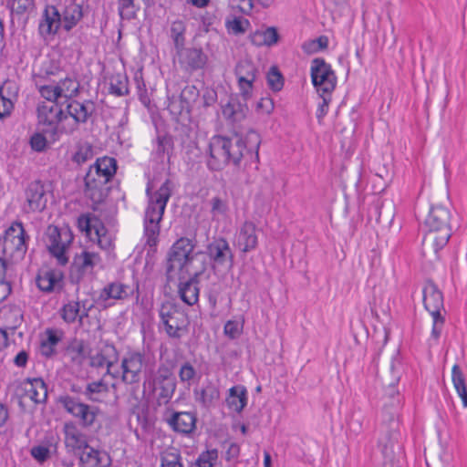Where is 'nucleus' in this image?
Listing matches in <instances>:
<instances>
[{"label":"nucleus","instance_id":"nucleus-20","mask_svg":"<svg viewBox=\"0 0 467 467\" xmlns=\"http://www.w3.org/2000/svg\"><path fill=\"white\" fill-rule=\"evenodd\" d=\"M36 285L45 293H60L64 287V274L58 268L42 269L36 275Z\"/></svg>","mask_w":467,"mask_h":467},{"label":"nucleus","instance_id":"nucleus-54","mask_svg":"<svg viewBox=\"0 0 467 467\" xmlns=\"http://www.w3.org/2000/svg\"><path fill=\"white\" fill-rule=\"evenodd\" d=\"M267 85L275 92L280 91L284 87V78L276 67H272L266 75Z\"/></svg>","mask_w":467,"mask_h":467},{"label":"nucleus","instance_id":"nucleus-44","mask_svg":"<svg viewBox=\"0 0 467 467\" xmlns=\"http://www.w3.org/2000/svg\"><path fill=\"white\" fill-rule=\"evenodd\" d=\"M210 213L213 220L225 218L229 212V202L226 197L213 196L209 201Z\"/></svg>","mask_w":467,"mask_h":467},{"label":"nucleus","instance_id":"nucleus-40","mask_svg":"<svg viewBox=\"0 0 467 467\" xmlns=\"http://www.w3.org/2000/svg\"><path fill=\"white\" fill-rule=\"evenodd\" d=\"M47 337L40 343L39 353L47 358H53L57 354V346L61 337L53 329H47Z\"/></svg>","mask_w":467,"mask_h":467},{"label":"nucleus","instance_id":"nucleus-50","mask_svg":"<svg viewBox=\"0 0 467 467\" xmlns=\"http://www.w3.org/2000/svg\"><path fill=\"white\" fill-rule=\"evenodd\" d=\"M200 96L199 88L194 85H187L181 92L180 99L182 105V109H189L192 105L197 100Z\"/></svg>","mask_w":467,"mask_h":467},{"label":"nucleus","instance_id":"nucleus-57","mask_svg":"<svg viewBox=\"0 0 467 467\" xmlns=\"http://www.w3.org/2000/svg\"><path fill=\"white\" fill-rule=\"evenodd\" d=\"M14 101L4 94L3 88H0V119L4 120L10 117L14 110Z\"/></svg>","mask_w":467,"mask_h":467},{"label":"nucleus","instance_id":"nucleus-32","mask_svg":"<svg viewBox=\"0 0 467 467\" xmlns=\"http://www.w3.org/2000/svg\"><path fill=\"white\" fill-rule=\"evenodd\" d=\"M225 403L230 410L240 414L248 403L246 388L241 384L230 388L225 398Z\"/></svg>","mask_w":467,"mask_h":467},{"label":"nucleus","instance_id":"nucleus-7","mask_svg":"<svg viewBox=\"0 0 467 467\" xmlns=\"http://www.w3.org/2000/svg\"><path fill=\"white\" fill-rule=\"evenodd\" d=\"M195 244L192 239L182 237L171 247L168 253L166 275L168 279H172L176 274L189 272V265L194 258Z\"/></svg>","mask_w":467,"mask_h":467},{"label":"nucleus","instance_id":"nucleus-38","mask_svg":"<svg viewBox=\"0 0 467 467\" xmlns=\"http://www.w3.org/2000/svg\"><path fill=\"white\" fill-rule=\"evenodd\" d=\"M91 166L107 183L112 180L118 169L117 161L114 158L108 156L99 158Z\"/></svg>","mask_w":467,"mask_h":467},{"label":"nucleus","instance_id":"nucleus-47","mask_svg":"<svg viewBox=\"0 0 467 467\" xmlns=\"http://www.w3.org/2000/svg\"><path fill=\"white\" fill-rule=\"evenodd\" d=\"M234 73L237 79L255 81L258 70L252 62L244 60L236 65Z\"/></svg>","mask_w":467,"mask_h":467},{"label":"nucleus","instance_id":"nucleus-10","mask_svg":"<svg viewBox=\"0 0 467 467\" xmlns=\"http://www.w3.org/2000/svg\"><path fill=\"white\" fill-rule=\"evenodd\" d=\"M30 236L21 222L16 221L5 231L3 252L12 257L23 258L28 249Z\"/></svg>","mask_w":467,"mask_h":467},{"label":"nucleus","instance_id":"nucleus-48","mask_svg":"<svg viewBox=\"0 0 467 467\" xmlns=\"http://www.w3.org/2000/svg\"><path fill=\"white\" fill-rule=\"evenodd\" d=\"M161 467H183L180 451L171 447L161 454Z\"/></svg>","mask_w":467,"mask_h":467},{"label":"nucleus","instance_id":"nucleus-34","mask_svg":"<svg viewBox=\"0 0 467 467\" xmlns=\"http://www.w3.org/2000/svg\"><path fill=\"white\" fill-rule=\"evenodd\" d=\"M89 354V346L83 339L77 337L71 339L66 348V355L73 364L78 366H81Z\"/></svg>","mask_w":467,"mask_h":467},{"label":"nucleus","instance_id":"nucleus-24","mask_svg":"<svg viewBox=\"0 0 467 467\" xmlns=\"http://www.w3.org/2000/svg\"><path fill=\"white\" fill-rule=\"evenodd\" d=\"M90 308L91 306H86L85 301L69 300L61 306L58 313L65 323L71 325L78 322L82 325L84 318L88 316Z\"/></svg>","mask_w":467,"mask_h":467},{"label":"nucleus","instance_id":"nucleus-18","mask_svg":"<svg viewBox=\"0 0 467 467\" xmlns=\"http://www.w3.org/2000/svg\"><path fill=\"white\" fill-rule=\"evenodd\" d=\"M25 197L24 210L26 213L42 212L47 206V192L44 183L39 180L33 181L27 185Z\"/></svg>","mask_w":467,"mask_h":467},{"label":"nucleus","instance_id":"nucleus-62","mask_svg":"<svg viewBox=\"0 0 467 467\" xmlns=\"http://www.w3.org/2000/svg\"><path fill=\"white\" fill-rule=\"evenodd\" d=\"M322 98V101L318 105L317 110V118L320 121L328 112L329 103L331 101V94L318 93Z\"/></svg>","mask_w":467,"mask_h":467},{"label":"nucleus","instance_id":"nucleus-31","mask_svg":"<svg viewBox=\"0 0 467 467\" xmlns=\"http://www.w3.org/2000/svg\"><path fill=\"white\" fill-rule=\"evenodd\" d=\"M65 444L72 451H85L89 448L86 435L79 430L75 422L68 421L64 424Z\"/></svg>","mask_w":467,"mask_h":467},{"label":"nucleus","instance_id":"nucleus-36","mask_svg":"<svg viewBox=\"0 0 467 467\" xmlns=\"http://www.w3.org/2000/svg\"><path fill=\"white\" fill-rule=\"evenodd\" d=\"M251 43L256 47H271L277 43L279 35L275 27H267L265 30H256L249 36Z\"/></svg>","mask_w":467,"mask_h":467},{"label":"nucleus","instance_id":"nucleus-26","mask_svg":"<svg viewBox=\"0 0 467 467\" xmlns=\"http://www.w3.org/2000/svg\"><path fill=\"white\" fill-rule=\"evenodd\" d=\"M179 62L186 70L194 71L202 68L207 63V56L201 48L184 47L176 50Z\"/></svg>","mask_w":467,"mask_h":467},{"label":"nucleus","instance_id":"nucleus-63","mask_svg":"<svg viewBox=\"0 0 467 467\" xmlns=\"http://www.w3.org/2000/svg\"><path fill=\"white\" fill-rule=\"evenodd\" d=\"M31 148L36 151H43L47 147V139L40 133L34 134L30 139Z\"/></svg>","mask_w":467,"mask_h":467},{"label":"nucleus","instance_id":"nucleus-51","mask_svg":"<svg viewBox=\"0 0 467 467\" xmlns=\"http://www.w3.org/2000/svg\"><path fill=\"white\" fill-rule=\"evenodd\" d=\"M218 460V451L215 449L202 451L192 463L191 467H213Z\"/></svg>","mask_w":467,"mask_h":467},{"label":"nucleus","instance_id":"nucleus-9","mask_svg":"<svg viewBox=\"0 0 467 467\" xmlns=\"http://www.w3.org/2000/svg\"><path fill=\"white\" fill-rule=\"evenodd\" d=\"M146 365V356L140 351L127 352L116 367L113 378L125 385H138L141 379L143 368Z\"/></svg>","mask_w":467,"mask_h":467},{"label":"nucleus","instance_id":"nucleus-33","mask_svg":"<svg viewBox=\"0 0 467 467\" xmlns=\"http://www.w3.org/2000/svg\"><path fill=\"white\" fill-rule=\"evenodd\" d=\"M23 323L22 310L17 306H5L0 310V330L13 333Z\"/></svg>","mask_w":467,"mask_h":467},{"label":"nucleus","instance_id":"nucleus-55","mask_svg":"<svg viewBox=\"0 0 467 467\" xmlns=\"http://www.w3.org/2000/svg\"><path fill=\"white\" fill-rule=\"evenodd\" d=\"M93 157L92 147L88 143L81 144L72 157V161L80 165L87 162Z\"/></svg>","mask_w":467,"mask_h":467},{"label":"nucleus","instance_id":"nucleus-15","mask_svg":"<svg viewBox=\"0 0 467 467\" xmlns=\"http://www.w3.org/2000/svg\"><path fill=\"white\" fill-rule=\"evenodd\" d=\"M159 316L168 336L173 338L181 337L180 331L184 327L185 317L177 306L171 302H165L161 306Z\"/></svg>","mask_w":467,"mask_h":467},{"label":"nucleus","instance_id":"nucleus-17","mask_svg":"<svg viewBox=\"0 0 467 467\" xmlns=\"http://www.w3.org/2000/svg\"><path fill=\"white\" fill-rule=\"evenodd\" d=\"M206 254L214 266L228 265L231 268L234 265V253L223 237L213 238L206 247Z\"/></svg>","mask_w":467,"mask_h":467},{"label":"nucleus","instance_id":"nucleus-35","mask_svg":"<svg viewBox=\"0 0 467 467\" xmlns=\"http://www.w3.org/2000/svg\"><path fill=\"white\" fill-rule=\"evenodd\" d=\"M195 400L204 408L213 407L220 399V389L213 382H208L200 390L194 391Z\"/></svg>","mask_w":467,"mask_h":467},{"label":"nucleus","instance_id":"nucleus-13","mask_svg":"<svg viewBox=\"0 0 467 467\" xmlns=\"http://www.w3.org/2000/svg\"><path fill=\"white\" fill-rule=\"evenodd\" d=\"M38 124L43 126V131L57 132L59 123L67 118L58 102L38 104L37 109Z\"/></svg>","mask_w":467,"mask_h":467},{"label":"nucleus","instance_id":"nucleus-43","mask_svg":"<svg viewBox=\"0 0 467 467\" xmlns=\"http://www.w3.org/2000/svg\"><path fill=\"white\" fill-rule=\"evenodd\" d=\"M57 86L60 97L67 99V101L79 94L80 84L75 78L67 77L57 82Z\"/></svg>","mask_w":467,"mask_h":467},{"label":"nucleus","instance_id":"nucleus-61","mask_svg":"<svg viewBox=\"0 0 467 467\" xmlns=\"http://www.w3.org/2000/svg\"><path fill=\"white\" fill-rule=\"evenodd\" d=\"M237 107L240 108V105L234 102H228L223 109V117L232 121L240 120L244 114L243 112L237 110Z\"/></svg>","mask_w":467,"mask_h":467},{"label":"nucleus","instance_id":"nucleus-53","mask_svg":"<svg viewBox=\"0 0 467 467\" xmlns=\"http://www.w3.org/2000/svg\"><path fill=\"white\" fill-rule=\"evenodd\" d=\"M244 319L241 317L239 320H228L223 327L224 335L230 339H236L243 333Z\"/></svg>","mask_w":467,"mask_h":467},{"label":"nucleus","instance_id":"nucleus-39","mask_svg":"<svg viewBox=\"0 0 467 467\" xmlns=\"http://www.w3.org/2000/svg\"><path fill=\"white\" fill-rule=\"evenodd\" d=\"M451 381L453 387L462 401L464 408H467V385L463 371L458 364L451 368Z\"/></svg>","mask_w":467,"mask_h":467},{"label":"nucleus","instance_id":"nucleus-21","mask_svg":"<svg viewBox=\"0 0 467 467\" xmlns=\"http://www.w3.org/2000/svg\"><path fill=\"white\" fill-rule=\"evenodd\" d=\"M78 228L91 239L94 235L97 238L99 246L103 248L109 246L110 243L104 240L106 237V229L96 216L89 213L81 214L78 218Z\"/></svg>","mask_w":467,"mask_h":467},{"label":"nucleus","instance_id":"nucleus-27","mask_svg":"<svg viewBox=\"0 0 467 467\" xmlns=\"http://www.w3.org/2000/svg\"><path fill=\"white\" fill-rule=\"evenodd\" d=\"M19 389L36 404L44 403L47 399V387L41 378L24 379Z\"/></svg>","mask_w":467,"mask_h":467},{"label":"nucleus","instance_id":"nucleus-4","mask_svg":"<svg viewBox=\"0 0 467 467\" xmlns=\"http://www.w3.org/2000/svg\"><path fill=\"white\" fill-rule=\"evenodd\" d=\"M450 218V211L441 205H437L431 207L426 219L429 233L423 239V245H431L435 254L448 244L451 236Z\"/></svg>","mask_w":467,"mask_h":467},{"label":"nucleus","instance_id":"nucleus-28","mask_svg":"<svg viewBox=\"0 0 467 467\" xmlns=\"http://www.w3.org/2000/svg\"><path fill=\"white\" fill-rule=\"evenodd\" d=\"M80 467H111L112 460L106 451L96 450L89 446L79 452Z\"/></svg>","mask_w":467,"mask_h":467},{"label":"nucleus","instance_id":"nucleus-22","mask_svg":"<svg viewBox=\"0 0 467 467\" xmlns=\"http://www.w3.org/2000/svg\"><path fill=\"white\" fill-rule=\"evenodd\" d=\"M165 421L177 433L190 435L196 429V414L190 411H173L169 417H165Z\"/></svg>","mask_w":467,"mask_h":467},{"label":"nucleus","instance_id":"nucleus-60","mask_svg":"<svg viewBox=\"0 0 467 467\" xmlns=\"http://www.w3.org/2000/svg\"><path fill=\"white\" fill-rule=\"evenodd\" d=\"M30 454L38 463L47 462L51 456L49 448L45 445L33 446Z\"/></svg>","mask_w":467,"mask_h":467},{"label":"nucleus","instance_id":"nucleus-41","mask_svg":"<svg viewBox=\"0 0 467 467\" xmlns=\"http://www.w3.org/2000/svg\"><path fill=\"white\" fill-rule=\"evenodd\" d=\"M172 148L173 142L171 137L167 135L158 136L152 154L159 161L162 162L165 158H167V160L170 159Z\"/></svg>","mask_w":467,"mask_h":467},{"label":"nucleus","instance_id":"nucleus-12","mask_svg":"<svg viewBox=\"0 0 467 467\" xmlns=\"http://www.w3.org/2000/svg\"><path fill=\"white\" fill-rule=\"evenodd\" d=\"M311 79L317 93L331 94L337 85L335 72L323 58L312 60Z\"/></svg>","mask_w":467,"mask_h":467},{"label":"nucleus","instance_id":"nucleus-19","mask_svg":"<svg viewBox=\"0 0 467 467\" xmlns=\"http://www.w3.org/2000/svg\"><path fill=\"white\" fill-rule=\"evenodd\" d=\"M118 359L119 352L116 347L112 344L106 343L95 355L89 358V364L92 368H106L105 375L113 378Z\"/></svg>","mask_w":467,"mask_h":467},{"label":"nucleus","instance_id":"nucleus-23","mask_svg":"<svg viewBox=\"0 0 467 467\" xmlns=\"http://www.w3.org/2000/svg\"><path fill=\"white\" fill-rule=\"evenodd\" d=\"M235 246L244 254L254 251L258 246L256 225L251 221H245L239 227L235 235Z\"/></svg>","mask_w":467,"mask_h":467},{"label":"nucleus","instance_id":"nucleus-1","mask_svg":"<svg viewBox=\"0 0 467 467\" xmlns=\"http://www.w3.org/2000/svg\"><path fill=\"white\" fill-rule=\"evenodd\" d=\"M260 144V134L254 130H249L244 139L238 135L214 136L209 143L207 166L212 171H221L230 164L237 167L245 156H250L251 161L257 164Z\"/></svg>","mask_w":467,"mask_h":467},{"label":"nucleus","instance_id":"nucleus-64","mask_svg":"<svg viewBox=\"0 0 467 467\" xmlns=\"http://www.w3.org/2000/svg\"><path fill=\"white\" fill-rule=\"evenodd\" d=\"M328 46V38L326 36H321L317 39L312 40L308 44V51L317 52L318 50L325 49Z\"/></svg>","mask_w":467,"mask_h":467},{"label":"nucleus","instance_id":"nucleus-29","mask_svg":"<svg viewBox=\"0 0 467 467\" xmlns=\"http://www.w3.org/2000/svg\"><path fill=\"white\" fill-rule=\"evenodd\" d=\"M201 273H194L189 279L182 281L180 276L178 294L183 303L188 306H194L199 301V276Z\"/></svg>","mask_w":467,"mask_h":467},{"label":"nucleus","instance_id":"nucleus-46","mask_svg":"<svg viewBox=\"0 0 467 467\" xmlns=\"http://www.w3.org/2000/svg\"><path fill=\"white\" fill-rule=\"evenodd\" d=\"M36 6V0H7V7L12 16H22L32 12Z\"/></svg>","mask_w":467,"mask_h":467},{"label":"nucleus","instance_id":"nucleus-49","mask_svg":"<svg viewBox=\"0 0 467 467\" xmlns=\"http://www.w3.org/2000/svg\"><path fill=\"white\" fill-rule=\"evenodd\" d=\"M140 7L135 5V0H118V11L121 19L133 20L136 18Z\"/></svg>","mask_w":467,"mask_h":467},{"label":"nucleus","instance_id":"nucleus-14","mask_svg":"<svg viewBox=\"0 0 467 467\" xmlns=\"http://www.w3.org/2000/svg\"><path fill=\"white\" fill-rule=\"evenodd\" d=\"M100 261L99 254L94 252L84 250L80 254H77L70 266L71 282L78 284L85 275H91Z\"/></svg>","mask_w":467,"mask_h":467},{"label":"nucleus","instance_id":"nucleus-45","mask_svg":"<svg viewBox=\"0 0 467 467\" xmlns=\"http://www.w3.org/2000/svg\"><path fill=\"white\" fill-rule=\"evenodd\" d=\"M8 263L0 257V303L4 302L12 293V282L7 275Z\"/></svg>","mask_w":467,"mask_h":467},{"label":"nucleus","instance_id":"nucleus-6","mask_svg":"<svg viewBox=\"0 0 467 467\" xmlns=\"http://www.w3.org/2000/svg\"><path fill=\"white\" fill-rule=\"evenodd\" d=\"M73 241L74 234L68 226L58 227L49 224L43 235V242L48 253L60 265H66L68 263V251Z\"/></svg>","mask_w":467,"mask_h":467},{"label":"nucleus","instance_id":"nucleus-25","mask_svg":"<svg viewBox=\"0 0 467 467\" xmlns=\"http://www.w3.org/2000/svg\"><path fill=\"white\" fill-rule=\"evenodd\" d=\"M66 109L67 117H71L76 124H85L95 112L96 106L90 99L78 101L73 99L67 101Z\"/></svg>","mask_w":467,"mask_h":467},{"label":"nucleus","instance_id":"nucleus-37","mask_svg":"<svg viewBox=\"0 0 467 467\" xmlns=\"http://www.w3.org/2000/svg\"><path fill=\"white\" fill-rule=\"evenodd\" d=\"M109 392V385L101 379L87 384L83 394L93 402H101Z\"/></svg>","mask_w":467,"mask_h":467},{"label":"nucleus","instance_id":"nucleus-2","mask_svg":"<svg viewBox=\"0 0 467 467\" xmlns=\"http://www.w3.org/2000/svg\"><path fill=\"white\" fill-rule=\"evenodd\" d=\"M84 17L83 5L76 0H48L38 20L37 31L41 38L50 40L63 29L70 32Z\"/></svg>","mask_w":467,"mask_h":467},{"label":"nucleus","instance_id":"nucleus-11","mask_svg":"<svg viewBox=\"0 0 467 467\" xmlns=\"http://www.w3.org/2000/svg\"><path fill=\"white\" fill-rule=\"evenodd\" d=\"M58 402L68 414L78 420L81 427L89 428L94 424L99 412L97 407L90 406L81 401L79 398L68 394L60 396Z\"/></svg>","mask_w":467,"mask_h":467},{"label":"nucleus","instance_id":"nucleus-59","mask_svg":"<svg viewBox=\"0 0 467 467\" xmlns=\"http://www.w3.org/2000/svg\"><path fill=\"white\" fill-rule=\"evenodd\" d=\"M196 369L190 362H184L179 370L180 380L190 384L196 377Z\"/></svg>","mask_w":467,"mask_h":467},{"label":"nucleus","instance_id":"nucleus-30","mask_svg":"<svg viewBox=\"0 0 467 467\" xmlns=\"http://www.w3.org/2000/svg\"><path fill=\"white\" fill-rule=\"evenodd\" d=\"M133 294L134 288L119 281H114L109 283L100 290L99 301L125 300L132 296Z\"/></svg>","mask_w":467,"mask_h":467},{"label":"nucleus","instance_id":"nucleus-52","mask_svg":"<svg viewBox=\"0 0 467 467\" xmlns=\"http://www.w3.org/2000/svg\"><path fill=\"white\" fill-rule=\"evenodd\" d=\"M36 87L41 97L47 100L46 103L57 102L58 99L61 98L57 83L36 85Z\"/></svg>","mask_w":467,"mask_h":467},{"label":"nucleus","instance_id":"nucleus-16","mask_svg":"<svg viewBox=\"0 0 467 467\" xmlns=\"http://www.w3.org/2000/svg\"><path fill=\"white\" fill-rule=\"evenodd\" d=\"M84 182L86 197L88 198L93 204L102 203L108 195L109 187L92 166H90L87 171Z\"/></svg>","mask_w":467,"mask_h":467},{"label":"nucleus","instance_id":"nucleus-42","mask_svg":"<svg viewBox=\"0 0 467 467\" xmlns=\"http://www.w3.org/2000/svg\"><path fill=\"white\" fill-rule=\"evenodd\" d=\"M186 22L182 19H176L171 22L170 36L173 41L175 50H180L185 46Z\"/></svg>","mask_w":467,"mask_h":467},{"label":"nucleus","instance_id":"nucleus-56","mask_svg":"<svg viewBox=\"0 0 467 467\" xmlns=\"http://www.w3.org/2000/svg\"><path fill=\"white\" fill-rule=\"evenodd\" d=\"M249 26V20L242 17H234L233 20L226 22V27L228 31L234 35H241L245 33Z\"/></svg>","mask_w":467,"mask_h":467},{"label":"nucleus","instance_id":"nucleus-5","mask_svg":"<svg viewBox=\"0 0 467 467\" xmlns=\"http://www.w3.org/2000/svg\"><path fill=\"white\" fill-rule=\"evenodd\" d=\"M155 396L158 406L170 402L176 389V381L171 370L165 365H161L157 370L147 372L143 383Z\"/></svg>","mask_w":467,"mask_h":467},{"label":"nucleus","instance_id":"nucleus-58","mask_svg":"<svg viewBox=\"0 0 467 467\" xmlns=\"http://www.w3.org/2000/svg\"><path fill=\"white\" fill-rule=\"evenodd\" d=\"M111 93L117 96H124L129 93L128 79L126 77L117 76L110 82Z\"/></svg>","mask_w":467,"mask_h":467},{"label":"nucleus","instance_id":"nucleus-8","mask_svg":"<svg viewBox=\"0 0 467 467\" xmlns=\"http://www.w3.org/2000/svg\"><path fill=\"white\" fill-rule=\"evenodd\" d=\"M422 294L425 309L432 317V328L430 340H433L437 343L441 337L445 324V317L441 313L443 309V296L436 285L431 282H429L424 285Z\"/></svg>","mask_w":467,"mask_h":467},{"label":"nucleus","instance_id":"nucleus-3","mask_svg":"<svg viewBox=\"0 0 467 467\" xmlns=\"http://www.w3.org/2000/svg\"><path fill=\"white\" fill-rule=\"evenodd\" d=\"M172 193V182L167 179L161 187L150 192V187L146 190L148 204L144 213L143 227L146 244L155 247L159 242L161 232L160 223L163 218L167 202Z\"/></svg>","mask_w":467,"mask_h":467}]
</instances>
